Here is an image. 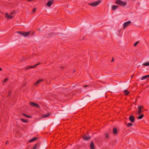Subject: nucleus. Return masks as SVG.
<instances>
[{"mask_svg":"<svg viewBox=\"0 0 149 149\" xmlns=\"http://www.w3.org/2000/svg\"><path fill=\"white\" fill-rule=\"evenodd\" d=\"M115 2L117 4L121 6H125L127 4L126 2L120 0H117Z\"/></svg>","mask_w":149,"mask_h":149,"instance_id":"obj_1","label":"nucleus"},{"mask_svg":"<svg viewBox=\"0 0 149 149\" xmlns=\"http://www.w3.org/2000/svg\"><path fill=\"white\" fill-rule=\"evenodd\" d=\"M15 13V11H13L10 13V15H9L7 13H6L5 17L8 19H11L13 17L12 15Z\"/></svg>","mask_w":149,"mask_h":149,"instance_id":"obj_2","label":"nucleus"},{"mask_svg":"<svg viewBox=\"0 0 149 149\" xmlns=\"http://www.w3.org/2000/svg\"><path fill=\"white\" fill-rule=\"evenodd\" d=\"M101 2L100 1L98 0L93 3H90L89 4V5L92 6H95L98 5Z\"/></svg>","mask_w":149,"mask_h":149,"instance_id":"obj_3","label":"nucleus"},{"mask_svg":"<svg viewBox=\"0 0 149 149\" xmlns=\"http://www.w3.org/2000/svg\"><path fill=\"white\" fill-rule=\"evenodd\" d=\"M131 23V22L130 21L124 23L123 24V28L125 29L127 26H128Z\"/></svg>","mask_w":149,"mask_h":149,"instance_id":"obj_4","label":"nucleus"},{"mask_svg":"<svg viewBox=\"0 0 149 149\" xmlns=\"http://www.w3.org/2000/svg\"><path fill=\"white\" fill-rule=\"evenodd\" d=\"M82 138L84 140L86 141H88L90 140L91 139V137L89 136L84 135L82 136Z\"/></svg>","mask_w":149,"mask_h":149,"instance_id":"obj_5","label":"nucleus"},{"mask_svg":"<svg viewBox=\"0 0 149 149\" xmlns=\"http://www.w3.org/2000/svg\"><path fill=\"white\" fill-rule=\"evenodd\" d=\"M143 108V106H139L138 108V111L137 113L139 115L140 114L141 112L142 111V109Z\"/></svg>","mask_w":149,"mask_h":149,"instance_id":"obj_6","label":"nucleus"},{"mask_svg":"<svg viewBox=\"0 0 149 149\" xmlns=\"http://www.w3.org/2000/svg\"><path fill=\"white\" fill-rule=\"evenodd\" d=\"M50 115V113H48L47 114H44L42 115V117L43 118H45L49 117Z\"/></svg>","mask_w":149,"mask_h":149,"instance_id":"obj_7","label":"nucleus"},{"mask_svg":"<svg viewBox=\"0 0 149 149\" xmlns=\"http://www.w3.org/2000/svg\"><path fill=\"white\" fill-rule=\"evenodd\" d=\"M30 104L32 106H33L34 107H36L37 108H38L39 107V106L38 104H36L33 102H31Z\"/></svg>","mask_w":149,"mask_h":149,"instance_id":"obj_8","label":"nucleus"},{"mask_svg":"<svg viewBox=\"0 0 149 149\" xmlns=\"http://www.w3.org/2000/svg\"><path fill=\"white\" fill-rule=\"evenodd\" d=\"M30 33V31L27 32H23V36L24 37H26L29 36Z\"/></svg>","mask_w":149,"mask_h":149,"instance_id":"obj_9","label":"nucleus"},{"mask_svg":"<svg viewBox=\"0 0 149 149\" xmlns=\"http://www.w3.org/2000/svg\"><path fill=\"white\" fill-rule=\"evenodd\" d=\"M129 120L132 122H134V118L133 116H130L129 118Z\"/></svg>","mask_w":149,"mask_h":149,"instance_id":"obj_10","label":"nucleus"},{"mask_svg":"<svg viewBox=\"0 0 149 149\" xmlns=\"http://www.w3.org/2000/svg\"><path fill=\"white\" fill-rule=\"evenodd\" d=\"M53 2V1L52 0L49 1L47 2V6L48 7H50L52 4Z\"/></svg>","mask_w":149,"mask_h":149,"instance_id":"obj_11","label":"nucleus"},{"mask_svg":"<svg viewBox=\"0 0 149 149\" xmlns=\"http://www.w3.org/2000/svg\"><path fill=\"white\" fill-rule=\"evenodd\" d=\"M90 147L91 149H94V143L93 141H92L91 142Z\"/></svg>","mask_w":149,"mask_h":149,"instance_id":"obj_12","label":"nucleus"},{"mask_svg":"<svg viewBox=\"0 0 149 149\" xmlns=\"http://www.w3.org/2000/svg\"><path fill=\"white\" fill-rule=\"evenodd\" d=\"M148 77H149V74L148 75H146L142 77H141V80H143L146 79V78Z\"/></svg>","mask_w":149,"mask_h":149,"instance_id":"obj_13","label":"nucleus"},{"mask_svg":"<svg viewBox=\"0 0 149 149\" xmlns=\"http://www.w3.org/2000/svg\"><path fill=\"white\" fill-rule=\"evenodd\" d=\"M113 132L114 134H116L117 133V130L116 128L114 127L113 128Z\"/></svg>","mask_w":149,"mask_h":149,"instance_id":"obj_14","label":"nucleus"},{"mask_svg":"<svg viewBox=\"0 0 149 149\" xmlns=\"http://www.w3.org/2000/svg\"><path fill=\"white\" fill-rule=\"evenodd\" d=\"M43 80L42 79H39L38 81L36 83H35L34 84L35 85H36L38 83H40L41 81H43Z\"/></svg>","mask_w":149,"mask_h":149,"instance_id":"obj_15","label":"nucleus"},{"mask_svg":"<svg viewBox=\"0 0 149 149\" xmlns=\"http://www.w3.org/2000/svg\"><path fill=\"white\" fill-rule=\"evenodd\" d=\"M118 6H112V10H115L118 8Z\"/></svg>","mask_w":149,"mask_h":149,"instance_id":"obj_16","label":"nucleus"},{"mask_svg":"<svg viewBox=\"0 0 149 149\" xmlns=\"http://www.w3.org/2000/svg\"><path fill=\"white\" fill-rule=\"evenodd\" d=\"M143 65L148 66L149 65V62H146L143 64Z\"/></svg>","mask_w":149,"mask_h":149,"instance_id":"obj_17","label":"nucleus"},{"mask_svg":"<svg viewBox=\"0 0 149 149\" xmlns=\"http://www.w3.org/2000/svg\"><path fill=\"white\" fill-rule=\"evenodd\" d=\"M37 139V137H35V138L30 140L29 141V142H32L33 141H35Z\"/></svg>","mask_w":149,"mask_h":149,"instance_id":"obj_18","label":"nucleus"},{"mask_svg":"<svg viewBox=\"0 0 149 149\" xmlns=\"http://www.w3.org/2000/svg\"><path fill=\"white\" fill-rule=\"evenodd\" d=\"M124 93L126 95H127L130 92L126 90L124 91Z\"/></svg>","mask_w":149,"mask_h":149,"instance_id":"obj_19","label":"nucleus"},{"mask_svg":"<svg viewBox=\"0 0 149 149\" xmlns=\"http://www.w3.org/2000/svg\"><path fill=\"white\" fill-rule=\"evenodd\" d=\"M144 115L143 114H142L137 117V118L139 119H141L143 117Z\"/></svg>","mask_w":149,"mask_h":149,"instance_id":"obj_20","label":"nucleus"},{"mask_svg":"<svg viewBox=\"0 0 149 149\" xmlns=\"http://www.w3.org/2000/svg\"><path fill=\"white\" fill-rule=\"evenodd\" d=\"M36 67V65H35L34 66H31V67H28L27 68H35V67Z\"/></svg>","mask_w":149,"mask_h":149,"instance_id":"obj_21","label":"nucleus"},{"mask_svg":"<svg viewBox=\"0 0 149 149\" xmlns=\"http://www.w3.org/2000/svg\"><path fill=\"white\" fill-rule=\"evenodd\" d=\"M23 115L24 116L27 117L28 118H31V117L30 116H27V115H26L25 114H23Z\"/></svg>","mask_w":149,"mask_h":149,"instance_id":"obj_22","label":"nucleus"},{"mask_svg":"<svg viewBox=\"0 0 149 149\" xmlns=\"http://www.w3.org/2000/svg\"><path fill=\"white\" fill-rule=\"evenodd\" d=\"M105 136L106 137V138L107 139V138H108L109 137V135L107 133H106L105 134Z\"/></svg>","mask_w":149,"mask_h":149,"instance_id":"obj_23","label":"nucleus"},{"mask_svg":"<svg viewBox=\"0 0 149 149\" xmlns=\"http://www.w3.org/2000/svg\"><path fill=\"white\" fill-rule=\"evenodd\" d=\"M21 120L25 123H27V121H26V120H25L23 119H21Z\"/></svg>","mask_w":149,"mask_h":149,"instance_id":"obj_24","label":"nucleus"},{"mask_svg":"<svg viewBox=\"0 0 149 149\" xmlns=\"http://www.w3.org/2000/svg\"><path fill=\"white\" fill-rule=\"evenodd\" d=\"M17 33L19 34L20 35H22L23 36V32H21L20 31H17Z\"/></svg>","mask_w":149,"mask_h":149,"instance_id":"obj_25","label":"nucleus"},{"mask_svg":"<svg viewBox=\"0 0 149 149\" xmlns=\"http://www.w3.org/2000/svg\"><path fill=\"white\" fill-rule=\"evenodd\" d=\"M139 42V41H138L137 42H135L134 44V46H136L137 45Z\"/></svg>","mask_w":149,"mask_h":149,"instance_id":"obj_26","label":"nucleus"},{"mask_svg":"<svg viewBox=\"0 0 149 149\" xmlns=\"http://www.w3.org/2000/svg\"><path fill=\"white\" fill-rule=\"evenodd\" d=\"M132 125V124L131 123H128L127 125L128 126V127H130V126H131Z\"/></svg>","mask_w":149,"mask_h":149,"instance_id":"obj_27","label":"nucleus"},{"mask_svg":"<svg viewBox=\"0 0 149 149\" xmlns=\"http://www.w3.org/2000/svg\"><path fill=\"white\" fill-rule=\"evenodd\" d=\"M36 8H34L33 9V12H35L36 11Z\"/></svg>","mask_w":149,"mask_h":149,"instance_id":"obj_28","label":"nucleus"},{"mask_svg":"<svg viewBox=\"0 0 149 149\" xmlns=\"http://www.w3.org/2000/svg\"><path fill=\"white\" fill-rule=\"evenodd\" d=\"M8 80V79L7 78H6L4 80V82H6L7 80Z\"/></svg>","mask_w":149,"mask_h":149,"instance_id":"obj_29","label":"nucleus"},{"mask_svg":"<svg viewBox=\"0 0 149 149\" xmlns=\"http://www.w3.org/2000/svg\"><path fill=\"white\" fill-rule=\"evenodd\" d=\"M114 58H113L112 59V60L111 61V62H113L114 61Z\"/></svg>","mask_w":149,"mask_h":149,"instance_id":"obj_30","label":"nucleus"},{"mask_svg":"<svg viewBox=\"0 0 149 149\" xmlns=\"http://www.w3.org/2000/svg\"><path fill=\"white\" fill-rule=\"evenodd\" d=\"M40 64V63H38L37 64H36V66H37L38 65Z\"/></svg>","mask_w":149,"mask_h":149,"instance_id":"obj_31","label":"nucleus"},{"mask_svg":"<svg viewBox=\"0 0 149 149\" xmlns=\"http://www.w3.org/2000/svg\"><path fill=\"white\" fill-rule=\"evenodd\" d=\"M87 86H87V85H85V86H84V87H87Z\"/></svg>","mask_w":149,"mask_h":149,"instance_id":"obj_32","label":"nucleus"},{"mask_svg":"<svg viewBox=\"0 0 149 149\" xmlns=\"http://www.w3.org/2000/svg\"><path fill=\"white\" fill-rule=\"evenodd\" d=\"M8 141H6V144H7V143H8Z\"/></svg>","mask_w":149,"mask_h":149,"instance_id":"obj_33","label":"nucleus"},{"mask_svg":"<svg viewBox=\"0 0 149 149\" xmlns=\"http://www.w3.org/2000/svg\"><path fill=\"white\" fill-rule=\"evenodd\" d=\"M38 30L39 31H40V29H38Z\"/></svg>","mask_w":149,"mask_h":149,"instance_id":"obj_34","label":"nucleus"},{"mask_svg":"<svg viewBox=\"0 0 149 149\" xmlns=\"http://www.w3.org/2000/svg\"><path fill=\"white\" fill-rule=\"evenodd\" d=\"M0 70H2L1 68H0Z\"/></svg>","mask_w":149,"mask_h":149,"instance_id":"obj_35","label":"nucleus"}]
</instances>
